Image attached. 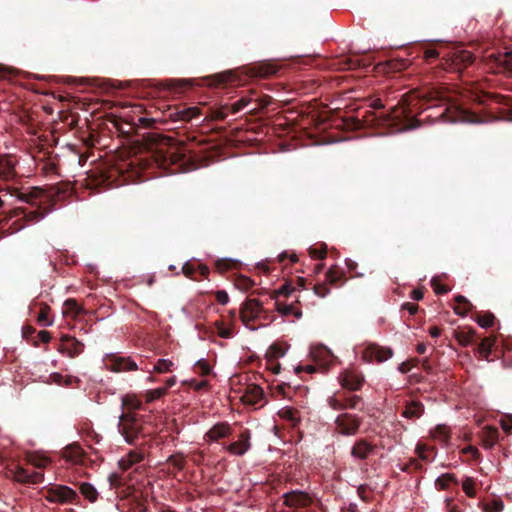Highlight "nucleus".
Instances as JSON below:
<instances>
[{
	"mask_svg": "<svg viewBox=\"0 0 512 512\" xmlns=\"http://www.w3.org/2000/svg\"><path fill=\"white\" fill-rule=\"evenodd\" d=\"M424 405L420 401L407 402L401 415L407 419H418L424 414Z\"/></svg>",
	"mask_w": 512,
	"mask_h": 512,
	"instance_id": "nucleus-21",
	"label": "nucleus"
},
{
	"mask_svg": "<svg viewBox=\"0 0 512 512\" xmlns=\"http://www.w3.org/2000/svg\"><path fill=\"white\" fill-rule=\"evenodd\" d=\"M309 256L314 260H323L327 256V245L320 244L319 246H311L308 249Z\"/></svg>",
	"mask_w": 512,
	"mask_h": 512,
	"instance_id": "nucleus-42",
	"label": "nucleus"
},
{
	"mask_svg": "<svg viewBox=\"0 0 512 512\" xmlns=\"http://www.w3.org/2000/svg\"><path fill=\"white\" fill-rule=\"evenodd\" d=\"M284 504L290 508H304L312 503V498L306 492L293 490L283 495Z\"/></svg>",
	"mask_w": 512,
	"mask_h": 512,
	"instance_id": "nucleus-12",
	"label": "nucleus"
},
{
	"mask_svg": "<svg viewBox=\"0 0 512 512\" xmlns=\"http://www.w3.org/2000/svg\"><path fill=\"white\" fill-rule=\"evenodd\" d=\"M31 463L36 466L37 468H44L50 461L46 457H32Z\"/></svg>",
	"mask_w": 512,
	"mask_h": 512,
	"instance_id": "nucleus-62",
	"label": "nucleus"
},
{
	"mask_svg": "<svg viewBox=\"0 0 512 512\" xmlns=\"http://www.w3.org/2000/svg\"><path fill=\"white\" fill-rule=\"evenodd\" d=\"M499 432L496 428L488 427L484 431L483 445L486 449L492 448L498 440Z\"/></svg>",
	"mask_w": 512,
	"mask_h": 512,
	"instance_id": "nucleus-32",
	"label": "nucleus"
},
{
	"mask_svg": "<svg viewBox=\"0 0 512 512\" xmlns=\"http://www.w3.org/2000/svg\"><path fill=\"white\" fill-rule=\"evenodd\" d=\"M477 323L483 328H489L494 325L495 316L494 314L488 312L485 314H478L476 318Z\"/></svg>",
	"mask_w": 512,
	"mask_h": 512,
	"instance_id": "nucleus-48",
	"label": "nucleus"
},
{
	"mask_svg": "<svg viewBox=\"0 0 512 512\" xmlns=\"http://www.w3.org/2000/svg\"><path fill=\"white\" fill-rule=\"evenodd\" d=\"M239 266V261L232 258H221L216 260L215 268L218 273L223 274L227 271L236 269Z\"/></svg>",
	"mask_w": 512,
	"mask_h": 512,
	"instance_id": "nucleus-27",
	"label": "nucleus"
},
{
	"mask_svg": "<svg viewBox=\"0 0 512 512\" xmlns=\"http://www.w3.org/2000/svg\"><path fill=\"white\" fill-rule=\"evenodd\" d=\"M475 485L476 482L472 477H465L462 482V489L464 493L470 498H474L476 496Z\"/></svg>",
	"mask_w": 512,
	"mask_h": 512,
	"instance_id": "nucleus-45",
	"label": "nucleus"
},
{
	"mask_svg": "<svg viewBox=\"0 0 512 512\" xmlns=\"http://www.w3.org/2000/svg\"><path fill=\"white\" fill-rule=\"evenodd\" d=\"M474 60L473 54L466 50H460L453 52L448 61H450L449 69L453 71L460 72L467 65L471 64Z\"/></svg>",
	"mask_w": 512,
	"mask_h": 512,
	"instance_id": "nucleus-16",
	"label": "nucleus"
},
{
	"mask_svg": "<svg viewBox=\"0 0 512 512\" xmlns=\"http://www.w3.org/2000/svg\"><path fill=\"white\" fill-rule=\"evenodd\" d=\"M166 394V388H156L148 390L145 394L146 402L151 403Z\"/></svg>",
	"mask_w": 512,
	"mask_h": 512,
	"instance_id": "nucleus-52",
	"label": "nucleus"
},
{
	"mask_svg": "<svg viewBox=\"0 0 512 512\" xmlns=\"http://www.w3.org/2000/svg\"><path fill=\"white\" fill-rule=\"evenodd\" d=\"M197 274L196 275H199L200 277H198V279L202 280V279H207L208 278V275L210 273V269L207 265H204V264H197Z\"/></svg>",
	"mask_w": 512,
	"mask_h": 512,
	"instance_id": "nucleus-63",
	"label": "nucleus"
},
{
	"mask_svg": "<svg viewBox=\"0 0 512 512\" xmlns=\"http://www.w3.org/2000/svg\"><path fill=\"white\" fill-rule=\"evenodd\" d=\"M463 454L469 455L473 460H477L479 458L480 452L474 446H467L462 450Z\"/></svg>",
	"mask_w": 512,
	"mask_h": 512,
	"instance_id": "nucleus-61",
	"label": "nucleus"
},
{
	"mask_svg": "<svg viewBox=\"0 0 512 512\" xmlns=\"http://www.w3.org/2000/svg\"><path fill=\"white\" fill-rule=\"evenodd\" d=\"M239 80L236 70H226L205 78L206 86L209 88H226Z\"/></svg>",
	"mask_w": 512,
	"mask_h": 512,
	"instance_id": "nucleus-6",
	"label": "nucleus"
},
{
	"mask_svg": "<svg viewBox=\"0 0 512 512\" xmlns=\"http://www.w3.org/2000/svg\"><path fill=\"white\" fill-rule=\"evenodd\" d=\"M232 434V428L227 422H220L213 425L205 434V439L216 442L220 439L229 437Z\"/></svg>",
	"mask_w": 512,
	"mask_h": 512,
	"instance_id": "nucleus-19",
	"label": "nucleus"
},
{
	"mask_svg": "<svg viewBox=\"0 0 512 512\" xmlns=\"http://www.w3.org/2000/svg\"><path fill=\"white\" fill-rule=\"evenodd\" d=\"M289 260L291 263H297L298 262V256L296 253H288V252H282L278 255V260L280 263H285L286 260Z\"/></svg>",
	"mask_w": 512,
	"mask_h": 512,
	"instance_id": "nucleus-58",
	"label": "nucleus"
},
{
	"mask_svg": "<svg viewBox=\"0 0 512 512\" xmlns=\"http://www.w3.org/2000/svg\"><path fill=\"white\" fill-rule=\"evenodd\" d=\"M410 65V61L408 59L401 58H393L387 62V66L390 71L399 72L405 70Z\"/></svg>",
	"mask_w": 512,
	"mask_h": 512,
	"instance_id": "nucleus-40",
	"label": "nucleus"
},
{
	"mask_svg": "<svg viewBox=\"0 0 512 512\" xmlns=\"http://www.w3.org/2000/svg\"><path fill=\"white\" fill-rule=\"evenodd\" d=\"M362 402V398L358 395L347 396L343 394V397H330L328 404L333 410H345V409H357L358 404Z\"/></svg>",
	"mask_w": 512,
	"mask_h": 512,
	"instance_id": "nucleus-13",
	"label": "nucleus"
},
{
	"mask_svg": "<svg viewBox=\"0 0 512 512\" xmlns=\"http://www.w3.org/2000/svg\"><path fill=\"white\" fill-rule=\"evenodd\" d=\"M344 276L343 270L338 265H332L327 273L326 280L328 284H336Z\"/></svg>",
	"mask_w": 512,
	"mask_h": 512,
	"instance_id": "nucleus-38",
	"label": "nucleus"
},
{
	"mask_svg": "<svg viewBox=\"0 0 512 512\" xmlns=\"http://www.w3.org/2000/svg\"><path fill=\"white\" fill-rule=\"evenodd\" d=\"M106 367L113 372H126L138 369L136 362L131 357L108 355L105 358Z\"/></svg>",
	"mask_w": 512,
	"mask_h": 512,
	"instance_id": "nucleus-8",
	"label": "nucleus"
},
{
	"mask_svg": "<svg viewBox=\"0 0 512 512\" xmlns=\"http://www.w3.org/2000/svg\"><path fill=\"white\" fill-rule=\"evenodd\" d=\"M81 494L90 502H95L98 497V492L95 487L87 482H83L79 486Z\"/></svg>",
	"mask_w": 512,
	"mask_h": 512,
	"instance_id": "nucleus-36",
	"label": "nucleus"
},
{
	"mask_svg": "<svg viewBox=\"0 0 512 512\" xmlns=\"http://www.w3.org/2000/svg\"><path fill=\"white\" fill-rule=\"evenodd\" d=\"M250 438V431L245 429L240 433L238 440L227 445L225 449L232 455L242 456L251 447Z\"/></svg>",
	"mask_w": 512,
	"mask_h": 512,
	"instance_id": "nucleus-15",
	"label": "nucleus"
},
{
	"mask_svg": "<svg viewBox=\"0 0 512 512\" xmlns=\"http://www.w3.org/2000/svg\"><path fill=\"white\" fill-rule=\"evenodd\" d=\"M279 69L280 65L276 62L265 60L244 67L242 73L249 77L268 78L275 75Z\"/></svg>",
	"mask_w": 512,
	"mask_h": 512,
	"instance_id": "nucleus-3",
	"label": "nucleus"
},
{
	"mask_svg": "<svg viewBox=\"0 0 512 512\" xmlns=\"http://www.w3.org/2000/svg\"><path fill=\"white\" fill-rule=\"evenodd\" d=\"M278 415L280 418L289 421L293 427H295L300 421L298 411L290 407L280 409Z\"/></svg>",
	"mask_w": 512,
	"mask_h": 512,
	"instance_id": "nucleus-30",
	"label": "nucleus"
},
{
	"mask_svg": "<svg viewBox=\"0 0 512 512\" xmlns=\"http://www.w3.org/2000/svg\"><path fill=\"white\" fill-rule=\"evenodd\" d=\"M201 114V110L196 107H188L180 110H176L175 112L170 114V119L172 121H190L193 118L199 116Z\"/></svg>",
	"mask_w": 512,
	"mask_h": 512,
	"instance_id": "nucleus-22",
	"label": "nucleus"
},
{
	"mask_svg": "<svg viewBox=\"0 0 512 512\" xmlns=\"http://www.w3.org/2000/svg\"><path fill=\"white\" fill-rule=\"evenodd\" d=\"M143 418L133 411L123 412L119 417L118 431L129 445H136L137 440L145 438Z\"/></svg>",
	"mask_w": 512,
	"mask_h": 512,
	"instance_id": "nucleus-1",
	"label": "nucleus"
},
{
	"mask_svg": "<svg viewBox=\"0 0 512 512\" xmlns=\"http://www.w3.org/2000/svg\"><path fill=\"white\" fill-rule=\"evenodd\" d=\"M451 483L458 484V480H457L456 476L454 474L445 473L436 479L435 486L439 490H446L449 488V485Z\"/></svg>",
	"mask_w": 512,
	"mask_h": 512,
	"instance_id": "nucleus-33",
	"label": "nucleus"
},
{
	"mask_svg": "<svg viewBox=\"0 0 512 512\" xmlns=\"http://www.w3.org/2000/svg\"><path fill=\"white\" fill-rule=\"evenodd\" d=\"M307 284V279L305 277L295 275L285 279L279 288H295V285L299 288H304Z\"/></svg>",
	"mask_w": 512,
	"mask_h": 512,
	"instance_id": "nucleus-35",
	"label": "nucleus"
},
{
	"mask_svg": "<svg viewBox=\"0 0 512 512\" xmlns=\"http://www.w3.org/2000/svg\"><path fill=\"white\" fill-rule=\"evenodd\" d=\"M274 291L276 292V294L274 295V298L276 299L275 305H276L277 311L284 316L294 315L296 318H300L302 315L300 310H296L293 305L281 303L278 301L279 295L289 297L291 292H293L294 290H274Z\"/></svg>",
	"mask_w": 512,
	"mask_h": 512,
	"instance_id": "nucleus-20",
	"label": "nucleus"
},
{
	"mask_svg": "<svg viewBox=\"0 0 512 512\" xmlns=\"http://www.w3.org/2000/svg\"><path fill=\"white\" fill-rule=\"evenodd\" d=\"M197 271V265L190 261L185 262L182 266V272L186 277L200 281V279H198V277L196 276Z\"/></svg>",
	"mask_w": 512,
	"mask_h": 512,
	"instance_id": "nucleus-50",
	"label": "nucleus"
},
{
	"mask_svg": "<svg viewBox=\"0 0 512 512\" xmlns=\"http://www.w3.org/2000/svg\"><path fill=\"white\" fill-rule=\"evenodd\" d=\"M40 311L37 315V321L41 326H50L53 321L49 317L50 307L45 303H40Z\"/></svg>",
	"mask_w": 512,
	"mask_h": 512,
	"instance_id": "nucleus-37",
	"label": "nucleus"
},
{
	"mask_svg": "<svg viewBox=\"0 0 512 512\" xmlns=\"http://www.w3.org/2000/svg\"><path fill=\"white\" fill-rule=\"evenodd\" d=\"M447 278L448 277H447V275L445 273L433 277L431 279L432 287L433 288H437V289L447 288V283H446Z\"/></svg>",
	"mask_w": 512,
	"mask_h": 512,
	"instance_id": "nucleus-55",
	"label": "nucleus"
},
{
	"mask_svg": "<svg viewBox=\"0 0 512 512\" xmlns=\"http://www.w3.org/2000/svg\"><path fill=\"white\" fill-rule=\"evenodd\" d=\"M15 176V162L10 158L0 159V178L3 180H10Z\"/></svg>",
	"mask_w": 512,
	"mask_h": 512,
	"instance_id": "nucleus-25",
	"label": "nucleus"
},
{
	"mask_svg": "<svg viewBox=\"0 0 512 512\" xmlns=\"http://www.w3.org/2000/svg\"><path fill=\"white\" fill-rule=\"evenodd\" d=\"M194 369L201 376H207L211 372V366L204 359L198 360L195 363Z\"/></svg>",
	"mask_w": 512,
	"mask_h": 512,
	"instance_id": "nucleus-51",
	"label": "nucleus"
},
{
	"mask_svg": "<svg viewBox=\"0 0 512 512\" xmlns=\"http://www.w3.org/2000/svg\"><path fill=\"white\" fill-rule=\"evenodd\" d=\"M338 380L341 386L350 391H358L364 383L363 375L355 370L347 369L340 373Z\"/></svg>",
	"mask_w": 512,
	"mask_h": 512,
	"instance_id": "nucleus-9",
	"label": "nucleus"
},
{
	"mask_svg": "<svg viewBox=\"0 0 512 512\" xmlns=\"http://www.w3.org/2000/svg\"><path fill=\"white\" fill-rule=\"evenodd\" d=\"M227 108H228V106H222L218 109L211 111V113L205 117L204 121L211 122V121H219V120L226 119L228 113L225 112V109H227Z\"/></svg>",
	"mask_w": 512,
	"mask_h": 512,
	"instance_id": "nucleus-46",
	"label": "nucleus"
},
{
	"mask_svg": "<svg viewBox=\"0 0 512 512\" xmlns=\"http://www.w3.org/2000/svg\"><path fill=\"white\" fill-rule=\"evenodd\" d=\"M167 463L172 465L175 469L181 471L185 468L186 459L182 453H175L170 455L167 459Z\"/></svg>",
	"mask_w": 512,
	"mask_h": 512,
	"instance_id": "nucleus-43",
	"label": "nucleus"
},
{
	"mask_svg": "<svg viewBox=\"0 0 512 512\" xmlns=\"http://www.w3.org/2000/svg\"><path fill=\"white\" fill-rule=\"evenodd\" d=\"M476 337V331L473 329H469L468 331H461L456 333V339L463 346H467L471 344Z\"/></svg>",
	"mask_w": 512,
	"mask_h": 512,
	"instance_id": "nucleus-44",
	"label": "nucleus"
},
{
	"mask_svg": "<svg viewBox=\"0 0 512 512\" xmlns=\"http://www.w3.org/2000/svg\"><path fill=\"white\" fill-rule=\"evenodd\" d=\"M432 435L435 439L443 443H448L450 440V430L446 425H437Z\"/></svg>",
	"mask_w": 512,
	"mask_h": 512,
	"instance_id": "nucleus-41",
	"label": "nucleus"
},
{
	"mask_svg": "<svg viewBox=\"0 0 512 512\" xmlns=\"http://www.w3.org/2000/svg\"><path fill=\"white\" fill-rule=\"evenodd\" d=\"M63 455L68 461L79 463L82 461L84 452L78 444H71L64 449Z\"/></svg>",
	"mask_w": 512,
	"mask_h": 512,
	"instance_id": "nucleus-26",
	"label": "nucleus"
},
{
	"mask_svg": "<svg viewBox=\"0 0 512 512\" xmlns=\"http://www.w3.org/2000/svg\"><path fill=\"white\" fill-rule=\"evenodd\" d=\"M156 122L157 120L155 118L140 117L137 125L143 128H153Z\"/></svg>",
	"mask_w": 512,
	"mask_h": 512,
	"instance_id": "nucleus-60",
	"label": "nucleus"
},
{
	"mask_svg": "<svg viewBox=\"0 0 512 512\" xmlns=\"http://www.w3.org/2000/svg\"><path fill=\"white\" fill-rule=\"evenodd\" d=\"M81 312V307L75 299H67L64 303V315L76 317Z\"/></svg>",
	"mask_w": 512,
	"mask_h": 512,
	"instance_id": "nucleus-39",
	"label": "nucleus"
},
{
	"mask_svg": "<svg viewBox=\"0 0 512 512\" xmlns=\"http://www.w3.org/2000/svg\"><path fill=\"white\" fill-rule=\"evenodd\" d=\"M285 353H286V348H284L279 343H273L269 347L266 357H267L268 362H273V361L277 360L278 358L283 357L285 355Z\"/></svg>",
	"mask_w": 512,
	"mask_h": 512,
	"instance_id": "nucleus-34",
	"label": "nucleus"
},
{
	"mask_svg": "<svg viewBox=\"0 0 512 512\" xmlns=\"http://www.w3.org/2000/svg\"><path fill=\"white\" fill-rule=\"evenodd\" d=\"M264 311L263 303L258 299L248 298L241 307L240 318L243 324L250 327V322L260 318L261 313Z\"/></svg>",
	"mask_w": 512,
	"mask_h": 512,
	"instance_id": "nucleus-5",
	"label": "nucleus"
},
{
	"mask_svg": "<svg viewBox=\"0 0 512 512\" xmlns=\"http://www.w3.org/2000/svg\"><path fill=\"white\" fill-rule=\"evenodd\" d=\"M192 86L193 81L189 79H168L160 84V87L163 89L179 92L191 88Z\"/></svg>",
	"mask_w": 512,
	"mask_h": 512,
	"instance_id": "nucleus-23",
	"label": "nucleus"
},
{
	"mask_svg": "<svg viewBox=\"0 0 512 512\" xmlns=\"http://www.w3.org/2000/svg\"><path fill=\"white\" fill-rule=\"evenodd\" d=\"M173 365V362L168 359H159L156 364L154 365V371L158 373H165L170 371L171 367Z\"/></svg>",
	"mask_w": 512,
	"mask_h": 512,
	"instance_id": "nucleus-53",
	"label": "nucleus"
},
{
	"mask_svg": "<svg viewBox=\"0 0 512 512\" xmlns=\"http://www.w3.org/2000/svg\"><path fill=\"white\" fill-rule=\"evenodd\" d=\"M217 333L221 338L228 339L233 335V330L230 327H225L223 323L216 322Z\"/></svg>",
	"mask_w": 512,
	"mask_h": 512,
	"instance_id": "nucleus-56",
	"label": "nucleus"
},
{
	"mask_svg": "<svg viewBox=\"0 0 512 512\" xmlns=\"http://www.w3.org/2000/svg\"><path fill=\"white\" fill-rule=\"evenodd\" d=\"M495 341H496L495 337H486L480 341V343L478 345V352L484 359H486V360L489 359V356L492 352V347L494 346Z\"/></svg>",
	"mask_w": 512,
	"mask_h": 512,
	"instance_id": "nucleus-31",
	"label": "nucleus"
},
{
	"mask_svg": "<svg viewBox=\"0 0 512 512\" xmlns=\"http://www.w3.org/2000/svg\"><path fill=\"white\" fill-rule=\"evenodd\" d=\"M78 494L68 486L57 485L47 491L46 500L50 503H76Z\"/></svg>",
	"mask_w": 512,
	"mask_h": 512,
	"instance_id": "nucleus-4",
	"label": "nucleus"
},
{
	"mask_svg": "<svg viewBox=\"0 0 512 512\" xmlns=\"http://www.w3.org/2000/svg\"><path fill=\"white\" fill-rule=\"evenodd\" d=\"M504 509V503L501 499H493L490 502L483 504L484 512H502Z\"/></svg>",
	"mask_w": 512,
	"mask_h": 512,
	"instance_id": "nucleus-47",
	"label": "nucleus"
},
{
	"mask_svg": "<svg viewBox=\"0 0 512 512\" xmlns=\"http://www.w3.org/2000/svg\"><path fill=\"white\" fill-rule=\"evenodd\" d=\"M472 309L471 302L464 296H457L455 298L454 311L457 315L464 316Z\"/></svg>",
	"mask_w": 512,
	"mask_h": 512,
	"instance_id": "nucleus-29",
	"label": "nucleus"
},
{
	"mask_svg": "<svg viewBox=\"0 0 512 512\" xmlns=\"http://www.w3.org/2000/svg\"><path fill=\"white\" fill-rule=\"evenodd\" d=\"M7 476L20 483H29V472L17 464H12L8 468Z\"/></svg>",
	"mask_w": 512,
	"mask_h": 512,
	"instance_id": "nucleus-24",
	"label": "nucleus"
},
{
	"mask_svg": "<svg viewBox=\"0 0 512 512\" xmlns=\"http://www.w3.org/2000/svg\"><path fill=\"white\" fill-rule=\"evenodd\" d=\"M393 351L391 348L382 347L377 344H369L363 351V359L367 362H384L391 358Z\"/></svg>",
	"mask_w": 512,
	"mask_h": 512,
	"instance_id": "nucleus-10",
	"label": "nucleus"
},
{
	"mask_svg": "<svg viewBox=\"0 0 512 512\" xmlns=\"http://www.w3.org/2000/svg\"><path fill=\"white\" fill-rule=\"evenodd\" d=\"M423 465L420 463L418 459L411 458L407 463L403 464L400 469L403 472L412 473L416 471H421Z\"/></svg>",
	"mask_w": 512,
	"mask_h": 512,
	"instance_id": "nucleus-49",
	"label": "nucleus"
},
{
	"mask_svg": "<svg viewBox=\"0 0 512 512\" xmlns=\"http://www.w3.org/2000/svg\"><path fill=\"white\" fill-rule=\"evenodd\" d=\"M9 194L11 197H15L20 201L33 204L37 199L44 195V190L39 187H32L28 191H22L18 188H11Z\"/></svg>",
	"mask_w": 512,
	"mask_h": 512,
	"instance_id": "nucleus-18",
	"label": "nucleus"
},
{
	"mask_svg": "<svg viewBox=\"0 0 512 512\" xmlns=\"http://www.w3.org/2000/svg\"><path fill=\"white\" fill-rule=\"evenodd\" d=\"M358 496L364 501L369 502L371 499V491L368 485H360L357 489Z\"/></svg>",
	"mask_w": 512,
	"mask_h": 512,
	"instance_id": "nucleus-57",
	"label": "nucleus"
},
{
	"mask_svg": "<svg viewBox=\"0 0 512 512\" xmlns=\"http://www.w3.org/2000/svg\"><path fill=\"white\" fill-rule=\"evenodd\" d=\"M376 451V445L372 444L365 438L358 439L354 442L351 447L350 454L355 460H366L371 455H374Z\"/></svg>",
	"mask_w": 512,
	"mask_h": 512,
	"instance_id": "nucleus-11",
	"label": "nucleus"
},
{
	"mask_svg": "<svg viewBox=\"0 0 512 512\" xmlns=\"http://www.w3.org/2000/svg\"><path fill=\"white\" fill-rule=\"evenodd\" d=\"M362 419L350 413L339 414L335 421V432L343 436H354L358 433Z\"/></svg>",
	"mask_w": 512,
	"mask_h": 512,
	"instance_id": "nucleus-2",
	"label": "nucleus"
},
{
	"mask_svg": "<svg viewBox=\"0 0 512 512\" xmlns=\"http://www.w3.org/2000/svg\"><path fill=\"white\" fill-rule=\"evenodd\" d=\"M108 481L112 488H119L123 485L122 477L118 473H111L108 477Z\"/></svg>",
	"mask_w": 512,
	"mask_h": 512,
	"instance_id": "nucleus-59",
	"label": "nucleus"
},
{
	"mask_svg": "<svg viewBox=\"0 0 512 512\" xmlns=\"http://www.w3.org/2000/svg\"><path fill=\"white\" fill-rule=\"evenodd\" d=\"M253 101L257 102V106L252 108L249 112L251 114H256L260 109L267 107L271 103V97L262 96L254 99Z\"/></svg>",
	"mask_w": 512,
	"mask_h": 512,
	"instance_id": "nucleus-54",
	"label": "nucleus"
},
{
	"mask_svg": "<svg viewBox=\"0 0 512 512\" xmlns=\"http://www.w3.org/2000/svg\"><path fill=\"white\" fill-rule=\"evenodd\" d=\"M255 91L251 90L249 91V95L241 97L238 101L233 103L229 109L232 114H236L242 109L246 108L251 102L254 100Z\"/></svg>",
	"mask_w": 512,
	"mask_h": 512,
	"instance_id": "nucleus-28",
	"label": "nucleus"
},
{
	"mask_svg": "<svg viewBox=\"0 0 512 512\" xmlns=\"http://www.w3.org/2000/svg\"><path fill=\"white\" fill-rule=\"evenodd\" d=\"M241 400L250 406L263 407L266 403L263 389L257 384H248L244 388Z\"/></svg>",
	"mask_w": 512,
	"mask_h": 512,
	"instance_id": "nucleus-7",
	"label": "nucleus"
},
{
	"mask_svg": "<svg viewBox=\"0 0 512 512\" xmlns=\"http://www.w3.org/2000/svg\"><path fill=\"white\" fill-rule=\"evenodd\" d=\"M145 445L146 442L142 443L140 447L130 450L126 456L122 457L118 462L120 469L126 471L130 469L134 464L143 461L145 456Z\"/></svg>",
	"mask_w": 512,
	"mask_h": 512,
	"instance_id": "nucleus-17",
	"label": "nucleus"
},
{
	"mask_svg": "<svg viewBox=\"0 0 512 512\" xmlns=\"http://www.w3.org/2000/svg\"><path fill=\"white\" fill-rule=\"evenodd\" d=\"M84 350V344L73 336L65 335L61 338L59 351L68 357L74 358L80 355Z\"/></svg>",
	"mask_w": 512,
	"mask_h": 512,
	"instance_id": "nucleus-14",
	"label": "nucleus"
},
{
	"mask_svg": "<svg viewBox=\"0 0 512 512\" xmlns=\"http://www.w3.org/2000/svg\"><path fill=\"white\" fill-rule=\"evenodd\" d=\"M254 285H256L254 280L250 279L249 277L241 276L239 283L237 284V287L238 288H249Z\"/></svg>",
	"mask_w": 512,
	"mask_h": 512,
	"instance_id": "nucleus-64",
	"label": "nucleus"
}]
</instances>
